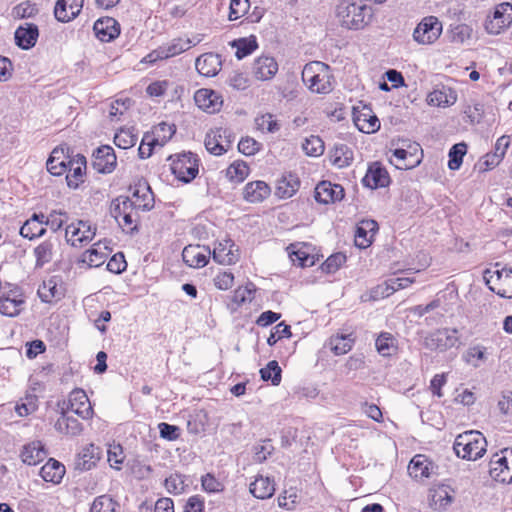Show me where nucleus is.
Wrapping results in <instances>:
<instances>
[{"instance_id":"473e14b6","label":"nucleus","mask_w":512,"mask_h":512,"mask_svg":"<svg viewBox=\"0 0 512 512\" xmlns=\"http://www.w3.org/2000/svg\"><path fill=\"white\" fill-rule=\"evenodd\" d=\"M47 456L44 445L40 441H33L23 447L22 461L27 465H37Z\"/></svg>"},{"instance_id":"4c0bfd02","label":"nucleus","mask_w":512,"mask_h":512,"mask_svg":"<svg viewBox=\"0 0 512 512\" xmlns=\"http://www.w3.org/2000/svg\"><path fill=\"white\" fill-rule=\"evenodd\" d=\"M191 47V41L189 39H175L173 40L166 48H161L159 51H155L157 53L156 58L150 60V62L155 61L157 58L166 59L169 57L176 56ZM154 52L149 54L148 57L152 58Z\"/></svg>"},{"instance_id":"39448f33","label":"nucleus","mask_w":512,"mask_h":512,"mask_svg":"<svg viewBox=\"0 0 512 512\" xmlns=\"http://www.w3.org/2000/svg\"><path fill=\"white\" fill-rule=\"evenodd\" d=\"M484 278L491 291L502 298L512 299V269L486 270Z\"/></svg>"},{"instance_id":"412c9836","label":"nucleus","mask_w":512,"mask_h":512,"mask_svg":"<svg viewBox=\"0 0 512 512\" xmlns=\"http://www.w3.org/2000/svg\"><path fill=\"white\" fill-rule=\"evenodd\" d=\"M84 0H57L54 15L60 22L73 20L81 11Z\"/></svg>"},{"instance_id":"0eeeda50","label":"nucleus","mask_w":512,"mask_h":512,"mask_svg":"<svg viewBox=\"0 0 512 512\" xmlns=\"http://www.w3.org/2000/svg\"><path fill=\"white\" fill-rule=\"evenodd\" d=\"M25 299L18 286H11L9 290L0 292V313L4 316L15 317L23 309Z\"/></svg>"},{"instance_id":"f8f14e48","label":"nucleus","mask_w":512,"mask_h":512,"mask_svg":"<svg viewBox=\"0 0 512 512\" xmlns=\"http://www.w3.org/2000/svg\"><path fill=\"white\" fill-rule=\"evenodd\" d=\"M213 260L222 265L235 264L240 257L239 249L231 239L217 243L212 252Z\"/></svg>"},{"instance_id":"f03ea898","label":"nucleus","mask_w":512,"mask_h":512,"mask_svg":"<svg viewBox=\"0 0 512 512\" xmlns=\"http://www.w3.org/2000/svg\"><path fill=\"white\" fill-rule=\"evenodd\" d=\"M332 74L329 65L312 61L302 70V80L313 93L328 94L333 90Z\"/></svg>"},{"instance_id":"aec40b11","label":"nucleus","mask_w":512,"mask_h":512,"mask_svg":"<svg viewBox=\"0 0 512 512\" xmlns=\"http://www.w3.org/2000/svg\"><path fill=\"white\" fill-rule=\"evenodd\" d=\"M86 158L77 154L73 159L68 161L69 167L67 170L66 181L70 188L76 189L83 183L84 174L86 171Z\"/></svg>"},{"instance_id":"393cba45","label":"nucleus","mask_w":512,"mask_h":512,"mask_svg":"<svg viewBox=\"0 0 512 512\" xmlns=\"http://www.w3.org/2000/svg\"><path fill=\"white\" fill-rule=\"evenodd\" d=\"M249 491L257 499H269L275 493V481L271 477L257 475L250 483Z\"/></svg>"},{"instance_id":"c03bdc74","label":"nucleus","mask_w":512,"mask_h":512,"mask_svg":"<svg viewBox=\"0 0 512 512\" xmlns=\"http://www.w3.org/2000/svg\"><path fill=\"white\" fill-rule=\"evenodd\" d=\"M97 460H99V448L94 444H89L78 454L76 465L81 470H90Z\"/></svg>"},{"instance_id":"603ef678","label":"nucleus","mask_w":512,"mask_h":512,"mask_svg":"<svg viewBox=\"0 0 512 512\" xmlns=\"http://www.w3.org/2000/svg\"><path fill=\"white\" fill-rule=\"evenodd\" d=\"M467 153V145L464 142L454 144L449 150L448 167L451 170H458L463 162V157Z\"/></svg>"},{"instance_id":"c85d7f7f","label":"nucleus","mask_w":512,"mask_h":512,"mask_svg":"<svg viewBox=\"0 0 512 512\" xmlns=\"http://www.w3.org/2000/svg\"><path fill=\"white\" fill-rule=\"evenodd\" d=\"M378 231V224L374 220H364L357 226L355 232V245L361 249L371 245L373 236Z\"/></svg>"},{"instance_id":"ddd939ff","label":"nucleus","mask_w":512,"mask_h":512,"mask_svg":"<svg viewBox=\"0 0 512 512\" xmlns=\"http://www.w3.org/2000/svg\"><path fill=\"white\" fill-rule=\"evenodd\" d=\"M353 121L359 131L363 133H374L380 129L378 117L367 106H363L360 110L354 108Z\"/></svg>"},{"instance_id":"a18cd8bd","label":"nucleus","mask_w":512,"mask_h":512,"mask_svg":"<svg viewBox=\"0 0 512 512\" xmlns=\"http://www.w3.org/2000/svg\"><path fill=\"white\" fill-rule=\"evenodd\" d=\"M353 342L350 335H334L328 339L325 346L335 355H344L352 349Z\"/></svg>"},{"instance_id":"9d476101","label":"nucleus","mask_w":512,"mask_h":512,"mask_svg":"<svg viewBox=\"0 0 512 512\" xmlns=\"http://www.w3.org/2000/svg\"><path fill=\"white\" fill-rule=\"evenodd\" d=\"M117 165V156L110 145H101L92 154V166L102 174L112 173Z\"/></svg>"},{"instance_id":"9b49d317","label":"nucleus","mask_w":512,"mask_h":512,"mask_svg":"<svg viewBox=\"0 0 512 512\" xmlns=\"http://www.w3.org/2000/svg\"><path fill=\"white\" fill-rule=\"evenodd\" d=\"M95 234L96 229L82 220L78 221L76 224L72 223L68 225L65 230L67 242L75 247L92 241Z\"/></svg>"},{"instance_id":"e2e57ef3","label":"nucleus","mask_w":512,"mask_h":512,"mask_svg":"<svg viewBox=\"0 0 512 512\" xmlns=\"http://www.w3.org/2000/svg\"><path fill=\"white\" fill-rule=\"evenodd\" d=\"M346 262V256L343 253H335L329 256L322 264V271L325 273L336 272Z\"/></svg>"},{"instance_id":"6ab92c4d","label":"nucleus","mask_w":512,"mask_h":512,"mask_svg":"<svg viewBox=\"0 0 512 512\" xmlns=\"http://www.w3.org/2000/svg\"><path fill=\"white\" fill-rule=\"evenodd\" d=\"M58 238L49 237L42 241L34 248V256L36 259L35 266L42 268L47 263L51 262L57 252L59 246Z\"/></svg>"},{"instance_id":"c9c22d12","label":"nucleus","mask_w":512,"mask_h":512,"mask_svg":"<svg viewBox=\"0 0 512 512\" xmlns=\"http://www.w3.org/2000/svg\"><path fill=\"white\" fill-rule=\"evenodd\" d=\"M47 171L54 175L60 176L67 172L69 164L64 157V149L63 148H55L53 149L50 157L46 163Z\"/></svg>"},{"instance_id":"f3484780","label":"nucleus","mask_w":512,"mask_h":512,"mask_svg":"<svg viewBox=\"0 0 512 512\" xmlns=\"http://www.w3.org/2000/svg\"><path fill=\"white\" fill-rule=\"evenodd\" d=\"M314 197L319 203H334L343 199L344 189L341 185L322 181L316 186Z\"/></svg>"},{"instance_id":"7ed1b4c3","label":"nucleus","mask_w":512,"mask_h":512,"mask_svg":"<svg viewBox=\"0 0 512 512\" xmlns=\"http://www.w3.org/2000/svg\"><path fill=\"white\" fill-rule=\"evenodd\" d=\"M487 447V441L483 434L476 430H470L459 434L453 444V450L457 457L475 461L481 458Z\"/></svg>"},{"instance_id":"69168bd1","label":"nucleus","mask_w":512,"mask_h":512,"mask_svg":"<svg viewBox=\"0 0 512 512\" xmlns=\"http://www.w3.org/2000/svg\"><path fill=\"white\" fill-rule=\"evenodd\" d=\"M126 267L127 263L122 252L114 254L107 263V270L115 274L122 273Z\"/></svg>"},{"instance_id":"b1692460","label":"nucleus","mask_w":512,"mask_h":512,"mask_svg":"<svg viewBox=\"0 0 512 512\" xmlns=\"http://www.w3.org/2000/svg\"><path fill=\"white\" fill-rule=\"evenodd\" d=\"M131 199L134 206L141 211H150L154 207V195L146 182L134 187Z\"/></svg>"},{"instance_id":"4be33fe9","label":"nucleus","mask_w":512,"mask_h":512,"mask_svg":"<svg viewBox=\"0 0 512 512\" xmlns=\"http://www.w3.org/2000/svg\"><path fill=\"white\" fill-rule=\"evenodd\" d=\"M226 134L227 130L222 128H217L208 132L204 140L206 150L216 156L225 153L231 143L230 140H227L226 144L222 142V138L226 137Z\"/></svg>"},{"instance_id":"2f4dec72","label":"nucleus","mask_w":512,"mask_h":512,"mask_svg":"<svg viewBox=\"0 0 512 512\" xmlns=\"http://www.w3.org/2000/svg\"><path fill=\"white\" fill-rule=\"evenodd\" d=\"M278 71V64L273 57L262 56L255 60L253 72L259 80H269Z\"/></svg>"},{"instance_id":"4d7b16f0","label":"nucleus","mask_w":512,"mask_h":512,"mask_svg":"<svg viewBox=\"0 0 512 512\" xmlns=\"http://www.w3.org/2000/svg\"><path fill=\"white\" fill-rule=\"evenodd\" d=\"M137 142V135L131 129H120L114 136V143L121 149L133 147Z\"/></svg>"},{"instance_id":"5fc2aeb1","label":"nucleus","mask_w":512,"mask_h":512,"mask_svg":"<svg viewBox=\"0 0 512 512\" xmlns=\"http://www.w3.org/2000/svg\"><path fill=\"white\" fill-rule=\"evenodd\" d=\"M302 149L308 156L317 157L323 154L324 142L319 136L311 135L302 143Z\"/></svg>"},{"instance_id":"e433bc0d","label":"nucleus","mask_w":512,"mask_h":512,"mask_svg":"<svg viewBox=\"0 0 512 512\" xmlns=\"http://www.w3.org/2000/svg\"><path fill=\"white\" fill-rule=\"evenodd\" d=\"M377 352L383 357L395 355L398 351L396 338L389 332H381L375 341Z\"/></svg>"},{"instance_id":"0e129e2a","label":"nucleus","mask_w":512,"mask_h":512,"mask_svg":"<svg viewBox=\"0 0 512 512\" xmlns=\"http://www.w3.org/2000/svg\"><path fill=\"white\" fill-rule=\"evenodd\" d=\"M250 7L249 0H231L229 20H237L244 16Z\"/></svg>"},{"instance_id":"13d9d810","label":"nucleus","mask_w":512,"mask_h":512,"mask_svg":"<svg viewBox=\"0 0 512 512\" xmlns=\"http://www.w3.org/2000/svg\"><path fill=\"white\" fill-rule=\"evenodd\" d=\"M159 131L164 132L163 137H160L158 134L157 136L155 134H145L144 137H149L153 140V149L156 146L162 147L165 145V143L172 137V135L175 133L174 126L168 125L166 123L159 124V127L156 131L158 133Z\"/></svg>"},{"instance_id":"052dcab7","label":"nucleus","mask_w":512,"mask_h":512,"mask_svg":"<svg viewBox=\"0 0 512 512\" xmlns=\"http://www.w3.org/2000/svg\"><path fill=\"white\" fill-rule=\"evenodd\" d=\"M37 408V397L35 395H27L22 403L16 405L15 410L20 417H25L36 411Z\"/></svg>"},{"instance_id":"58836bf2","label":"nucleus","mask_w":512,"mask_h":512,"mask_svg":"<svg viewBox=\"0 0 512 512\" xmlns=\"http://www.w3.org/2000/svg\"><path fill=\"white\" fill-rule=\"evenodd\" d=\"M430 340L435 342L437 349L446 350L454 347L458 343L457 330L456 329H442L438 330L431 335Z\"/></svg>"},{"instance_id":"1a4fd4ad","label":"nucleus","mask_w":512,"mask_h":512,"mask_svg":"<svg viewBox=\"0 0 512 512\" xmlns=\"http://www.w3.org/2000/svg\"><path fill=\"white\" fill-rule=\"evenodd\" d=\"M512 23V5L508 2L496 6L492 17L485 21V30L489 34L497 35Z\"/></svg>"},{"instance_id":"cd10ccee","label":"nucleus","mask_w":512,"mask_h":512,"mask_svg":"<svg viewBox=\"0 0 512 512\" xmlns=\"http://www.w3.org/2000/svg\"><path fill=\"white\" fill-rule=\"evenodd\" d=\"M61 415L56 421L54 427L55 429L65 435L69 436H78L81 434L83 430L82 424L73 416H68V411L65 410L64 406H60Z\"/></svg>"},{"instance_id":"6e6d98bb","label":"nucleus","mask_w":512,"mask_h":512,"mask_svg":"<svg viewBox=\"0 0 512 512\" xmlns=\"http://www.w3.org/2000/svg\"><path fill=\"white\" fill-rule=\"evenodd\" d=\"M119 504L107 495L96 497L91 505L90 512H117Z\"/></svg>"},{"instance_id":"5701e85b","label":"nucleus","mask_w":512,"mask_h":512,"mask_svg":"<svg viewBox=\"0 0 512 512\" xmlns=\"http://www.w3.org/2000/svg\"><path fill=\"white\" fill-rule=\"evenodd\" d=\"M195 67L199 74L206 77H213L221 69V59L218 54L204 53L195 61Z\"/></svg>"},{"instance_id":"37998d69","label":"nucleus","mask_w":512,"mask_h":512,"mask_svg":"<svg viewBox=\"0 0 512 512\" xmlns=\"http://www.w3.org/2000/svg\"><path fill=\"white\" fill-rule=\"evenodd\" d=\"M330 160L338 168H344L353 161V152L345 144L335 145L330 152Z\"/></svg>"},{"instance_id":"4468645a","label":"nucleus","mask_w":512,"mask_h":512,"mask_svg":"<svg viewBox=\"0 0 512 512\" xmlns=\"http://www.w3.org/2000/svg\"><path fill=\"white\" fill-rule=\"evenodd\" d=\"M194 100L196 105L210 114L220 111L223 100L222 97L211 89H199L195 92Z\"/></svg>"},{"instance_id":"774afa93","label":"nucleus","mask_w":512,"mask_h":512,"mask_svg":"<svg viewBox=\"0 0 512 512\" xmlns=\"http://www.w3.org/2000/svg\"><path fill=\"white\" fill-rule=\"evenodd\" d=\"M160 437L169 441L177 440L180 437V428L165 422L158 424Z\"/></svg>"},{"instance_id":"dca6fc26","label":"nucleus","mask_w":512,"mask_h":512,"mask_svg":"<svg viewBox=\"0 0 512 512\" xmlns=\"http://www.w3.org/2000/svg\"><path fill=\"white\" fill-rule=\"evenodd\" d=\"M211 251L209 247L188 245L183 249V261L190 267L201 268L208 264Z\"/></svg>"},{"instance_id":"f704fd0d","label":"nucleus","mask_w":512,"mask_h":512,"mask_svg":"<svg viewBox=\"0 0 512 512\" xmlns=\"http://www.w3.org/2000/svg\"><path fill=\"white\" fill-rule=\"evenodd\" d=\"M433 470V464L424 455H415L408 466L409 474L418 478L430 477Z\"/></svg>"},{"instance_id":"a211bd4d","label":"nucleus","mask_w":512,"mask_h":512,"mask_svg":"<svg viewBox=\"0 0 512 512\" xmlns=\"http://www.w3.org/2000/svg\"><path fill=\"white\" fill-rule=\"evenodd\" d=\"M93 30L102 42H110L120 34V24L112 17H103L94 23Z\"/></svg>"},{"instance_id":"72a5a7b5","label":"nucleus","mask_w":512,"mask_h":512,"mask_svg":"<svg viewBox=\"0 0 512 512\" xmlns=\"http://www.w3.org/2000/svg\"><path fill=\"white\" fill-rule=\"evenodd\" d=\"M64 474L65 466L53 458H50L40 470L43 480L54 484L60 483Z\"/></svg>"},{"instance_id":"bf43d9fd","label":"nucleus","mask_w":512,"mask_h":512,"mask_svg":"<svg viewBox=\"0 0 512 512\" xmlns=\"http://www.w3.org/2000/svg\"><path fill=\"white\" fill-rule=\"evenodd\" d=\"M67 219V213L63 211L54 210L48 216L44 215L45 226H49L54 232L61 229Z\"/></svg>"},{"instance_id":"a19ab883","label":"nucleus","mask_w":512,"mask_h":512,"mask_svg":"<svg viewBox=\"0 0 512 512\" xmlns=\"http://www.w3.org/2000/svg\"><path fill=\"white\" fill-rule=\"evenodd\" d=\"M300 186L298 177L294 174L289 173L284 175L278 182L276 187V194L280 198L292 197Z\"/></svg>"},{"instance_id":"79ce46f5","label":"nucleus","mask_w":512,"mask_h":512,"mask_svg":"<svg viewBox=\"0 0 512 512\" xmlns=\"http://www.w3.org/2000/svg\"><path fill=\"white\" fill-rule=\"evenodd\" d=\"M134 207L130 197L120 195L111 201L109 212L116 222H118L124 215L128 214L129 210H133Z\"/></svg>"},{"instance_id":"8fccbe9b","label":"nucleus","mask_w":512,"mask_h":512,"mask_svg":"<svg viewBox=\"0 0 512 512\" xmlns=\"http://www.w3.org/2000/svg\"><path fill=\"white\" fill-rule=\"evenodd\" d=\"M248 175L249 167L244 161H235L226 170L227 178L234 183L243 182Z\"/></svg>"},{"instance_id":"864d4df0","label":"nucleus","mask_w":512,"mask_h":512,"mask_svg":"<svg viewBox=\"0 0 512 512\" xmlns=\"http://www.w3.org/2000/svg\"><path fill=\"white\" fill-rule=\"evenodd\" d=\"M282 370L276 360L268 362V364L260 369L261 379L263 381H271L273 385L277 386L281 382Z\"/></svg>"},{"instance_id":"6e6552de","label":"nucleus","mask_w":512,"mask_h":512,"mask_svg":"<svg viewBox=\"0 0 512 512\" xmlns=\"http://www.w3.org/2000/svg\"><path fill=\"white\" fill-rule=\"evenodd\" d=\"M58 406H64L66 411H72L82 419H90L93 416V408L88 396L82 389H74L70 392L68 401H63Z\"/></svg>"},{"instance_id":"423d86ee","label":"nucleus","mask_w":512,"mask_h":512,"mask_svg":"<svg viewBox=\"0 0 512 512\" xmlns=\"http://www.w3.org/2000/svg\"><path fill=\"white\" fill-rule=\"evenodd\" d=\"M442 33V23L435 16H428L421 20L413 32L414 40L422 45L434 43Z\"/></svg>"},{"instance_id":"a878e982","label":"nucleus","mask_w":512,"mask_h":512,"mask_svg":"<svg viewBox=\"0 0 512 512\" xmlns=\"http://www.w3.org/2000/svg\"><path fill=\"white\" fill-rule=\"evenodd\" d=\"M39 36L37 25L26 23L25 26H19L15 31L16 45L21 49L28 50L35 46Z\"/></svg>"},{"instance_id":"338daca9","label":"nucleus","mask_w":512,"mask_h":512,"mask_svg":"<svg viewBox=\"0 0 512 512\" xmlns=\"http://www.w3.org/2000/svg\"><path fill=\"white\" fill-rule=\"evenodd\" d=\"M261 144L251 137L242 138L238 143L239 152L251 156L260 150Z\"/></svg>"},{"instance_id":"c756f323","label":"nucleus","mask_w":512,"mask_h":512,"mask_svg":"<svg viewBox=\"0 0 512 512\" xmlns=\"http://www.w3.org/2000/svg\"><path fill=\"white\" fill-rule=\"evenodd\" d=\"M457 100V93L452 88L441 86L434 89L427 96V103L433 106L447 107Z\"/></svg>"},{"instance_id":"2eb2a0df","label":"nucleus","mask_w":512,"mask_h":512,"mask_svg":"<svg viewBox=\"0 0 512 512\" xmlns=\"http://www.w3.org/2000/svg\"><path fill=\"white\" fill-rule=\"evenodd\" d=\"M389 182V174L379 162H373L369 165L368 170L362 179V184L371 189L386 187Z\"/></svg>"},{"instance_id":"20e7f679","label":"nucleus","mask_w":512,"mask_h":512,"mask_svg":"<svg viewBox=\"0 0 512 512\" xmlns=\"http://www.w3.org/2000/svg\"><path fill=\"white\" fill-rule=\"evenodd\" d=\"M168 160L171 161L172 174L183 183H190L198 175L199 159L196 154L183 152L169 156Z\"/></svg>"},{"instance_id":"7c9ffc66","label":"nucleus","mask_w":512,"mask_h":512,"mask_svg":"<svg viewBox=\"0 0 512 512\" xmlns=\"http://www.w3.org/2000/svg\"><path fill=\"white\" fill-rule=\"evenodd\" d=\"M270 187L264 181H253L245 185L243 197L247 202H262L270 195Z\"/></svg>"},{"instance_id":"3c124183","label":"nucleus","mask_w":512,"mask_h":512,"mask_svg":"<svg viewBox=\"0 0 512 512\" xmlns=\"http://www.w3.org/2000/svg\"><path fill=\"white\" fill-rule=\"evenodd\" d=\"M139 211V209L134 207L133 210H129L128 214L124 215V217L117 222L123 232L131 235L138 232Z\"/></svg>"},{"instance_id":"ea45409f","label":"nucleus","mask_w":512,"mask_h":512,"mask_svg":"<svg viewBox=\"0 0 512 512\" xmlns=\"http://www.w3.org/2000/svg\"><path fill=\"white\" fill-rule=\"evenodd\" d=\"M393 156L397 161H406L408 156H417L423 154L420 145L416 142H411L408 139H399L397 147L393 150Z\"/></svg>"},{"instance_id":"f257e3e1","label":"nucleus","mask_w":512,"mask_h":512,"mask_svg":"<svg viewBox=\"0 0 512 512\" xmlns=\"http://www.w3.org/2000/svg\"><path fill=\"white\" fill-rule=\"evenodd\" d=\"M336 17L342 27L359 30L369 23L372 9L362 1L342 0L336 6Z\"/></svg>"},{"instance_id":"49530a36","label":"nucleus","mask_w":512,"mask_h":512,"mask_svg":"<svg viewBox=\"0 0 512 512\" xmlns=\"http://www.w3.org/2000/svg\"><path fill=\"white\" fill-rule=\"evenodd\" d=\"M107 256L108 252L103 251L101 242H98L83 253L82 262L89 267H99L105 262Z\"/></svg>"},{"instance_id":"de8ad7c7","label":"nucleus","mask_w":512,"mask_h":512,"mask_svg":"<svg viewBox=\"0 0 512 512\" xmlns=\"http://www.w3.org/2000/svg\"><path fill=\"white\" fill-rule=\"evenodd\" d=\"M37 294L39 298L46 303L52 302L54 299H60L62 292L54 278L44 281L38 288Z\"/></svg>"},{"instance_id":"bb28decb","label":"nucleus","mask_w":512,"mask_h":512,"mask_svg":"<svg viewBox=\"0 0 512 512\" xmlns=\"http://www.w3.org/2000/svg\"><path fill=\"white\" fill-rule=\"evenodd\" d=\"M46 233L44 214L34 213L20 228V235L29 240L42 237Z\"/></svg>"},{"instance_id":"680f3d73","label":"nucleus","mask_w":512,"mask_h":512,"mask_svg":"<svg viewBox=\"0 0 512 512\" xmlns=\"http://www.w3.org/2000/svg\"><path fill=\"white\" fill-rule=\"evenodd\" d=\"M292 336L291 328L285 322H280L277 324L270 333V336L267 339V344L269 346H274L278 340L286 337L290 338Z\"/></svg>"},{"instance_id":"09e8293b","label":"nucleus","mask_w":512,"mask_h":512,"mask_svg":"<svg viewBox=\"0 0 512 512\" xmlns=\"http://www.w3.org/2000/svg\"><path fill=\"white\" fill-rule=\"evenodd\" d=\"M231 45H232V47L236 48L235 56L239 60L250 55L258 47L256 38L254 36H250L249 38H240V39L234 40L231 43Z\"/></svg>"}]
</instances>
